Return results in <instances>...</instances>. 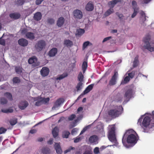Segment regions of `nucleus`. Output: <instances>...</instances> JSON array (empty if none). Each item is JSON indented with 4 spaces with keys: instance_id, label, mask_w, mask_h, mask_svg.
<instances>
[{
    "instance_id": "obj_5",
    "label": "nucleus",
    "mask_w": 154,
    "mask_h": 154,
    "mask_svg": "<svg viewBox=\"0 0 154 154\" xmlns=\"http://www.w3.org/2000/svg\"><path fill=\"white\" fill-rule=\"evenodd\" d=\"M123 110L122 107L119 106L118 107L117 106L115 109H112L109 111L108 114L110 116L113 117H118L121 114Z\"/></svg>"
},
{
    "instance_id": "obj_11",
    "label": "nucleus",
    "mask_w": 154,
    "mask_h": 154,
    "mask_svg": "<svg viewBox=\"0 0 154 154\" xmlns=\"http://www.w3.org/2000/svg\"><path fill=\"white\" fill-rule=\"evenodd\" d=\"M64 101V100L63 98H60L58 99L55 102L54 106L52 108L53 110H54L63 104Z\"/></svg>"
},
{
    "instance_id": "obj_60",
    "label": "nucleus",
    "mask_w": 154,
    "mask_h": 154,
    "mask_svg": "<svg viewBox=\"0 0 154 154\" xmlns=\"http://www.w3.org/2000/svg\"><path fill=\"white\" fill-rule=\"evenodd\" d=\"M75 117V115L74 114H72L68 118V119L69 120H72Z\"/></svg>"
},
{
    "instance_id": "obj_27",
    "label": "nucleus",
    "mask_w": 154,
    "mask_h": 154,
    "mask_svg": "<svg viewBox=\"0 0 154 154\" xmlns=\"http://www.w3.org/2000/svg\"><path fill=\"white\" fill-rule=\"evenodd\" d=\"M20 15L17 13H14L11 14L10 15V17L13 19H18L20 17Z\"/></svg>"
},
{
    "instance_id": "obj_47",
    "label": "nucleus",
    "mask_w": 154,
    "mask_h": 154,
    "mask_svg": "<svg viewBox=\"0 0 154 154\" xmlns=\"http://www.w3.org/2000/svg\"><path fill=\"white\" fill-rule=\"evenodd\" d=\"M78 131V129L77 128H75L73 129L72 131L71 134L72 135H75L76 133Z\"/></svg>"
},
{
    "instance_id": "obj_6",
    "label": "nucleus",
    "mask_w": 154,
    "mask_h": 154,
    "mask_svg": "<svg viewBox=\"0 0 154 154\" xmlns=\"http://www.w3.org/2000/svg\"><path fill=\"white\" fill-rule=\"evenodd\" d=\"M46 45V42L44 40H40L38 41L35 44V48L37 51H40L45 48Z\"/></svg>"
},
{
    "instance_id": "obj_44",
    "label": "nucleus",
    "mask_w": 154,
    "mask_h": 154,
    "mask_svg": "<svg viewBox=\"0 0 154 154\" xmlns=\"http://www.w3.org/2000/svg\"><path fill=\"white\" fill-rule=\"evenodd\" d=\"M41 99L42 103H46L49 100V98H43L41 97Z\"/></svg>"
},
{
    "instance_id": "obj_23",
    "label": "nucleus",
    "mask_w": 154,
    "mask_h": 154,
    "mask_svg": "<svg viewBox=\"0 0 154 154\" xmlns=\"http://www.w3.org/2000/svg\"><path fill=\"white\" fill-rule=\"evenodd\" d=\"M33 100L34 101H37L35 103V105L36 106H38L41 105L42 104V100L40 97H38L33 98Z\"/></svg>"
},
{
    "instance_id": "obj_31",
    "label": "nucleus",
    "mask_w": 154,
    "mask_h": 154,
    "mask_svg": "<svg viewBox=\"0 0 154 154\" xmlns=\"http://www.w3.org/2000/svg\"><path fill=\"white\" fill-rule=\"evenodd\" d=\"M114 12V10L112 8H111L107 10L105 13V15L106 16H108L110 14Z\"/></svg>"
},
{
    "instance_id": "obj_25",
    "label": "nucleus",
    "mask_w": 154,
    "mask_h": 154,
    "mask_svg": "<svg viewBox=\"0 0 154 154\" xmlns=\"http://www.w3.org/2000/svg\"><path fill=\"white\" fill-rule=\"evenodd\" d=\"M64 22V18L62 17H61L58 19L57 22V25L58 26L60 27L63 25Z\"/></svg>"
},
{
    "instance_id": "obj_36",
    "label": "nucleus",
    "mask_w": 154,
    "mask_h": 154,
    "mask_svg": "<svg viewBox=\"0 0 154 154\" xmlns=\"http://www.w3.org/2000/svg\"><path fill=\"white\" fill-rule=\"evenodd\" d=\"M87 67V63L86 61H84L83 63L82 69L83 72L84 73Z\"/></svg>"
},
{
    "instance_id": "obj_34",
    "label": "nucleus",
    "mask_w": 154,
    "mask_h": 154,
    "mask_svg": "<svg viewBox=\"0 0 154 154\" xmlns=\"http://www.w3.org/2000/svg\"><path fill=\"white\" fill-rule=\"evenodd\" d=\"M5 96L8 100H11L12 99V97L11 94L9 93H6L5 94Z\"/></svg>"
},
{
    "instance_id": "obj_48",
    "label": "nucleus",
    "mask_w": 154,
    "mask_h": 154,
    "mask_svg": "<svg viewBox=\"0 0 154 154\" xmlns=\"http://www.w3.org/2000/svg\"><path fill=\"white\" fill-rule=\"evenodd\" d=\"M13 82L14 83H17L20 82V80L18 77H16L13 79Z\"/></svg>"
},
{
    "instance_id": "obj_14",
    "label": "nucleus",
    "mask_w": 154,
    "mask_h": 154,
    "mask_svg": "<svg viewBox=\"0 0 154 154\" xmlns=\"http://www.w3.org/2000/svg\"><path fill=\"white\" fill-rule=\"evenodd\" d=\"M49 69L46 67H43L40 71L41 74L43 77L47 76L49 74Z\"/></svg>"
},
{
    "instance_id": "obj_17",
    "label": "nucleus",
    "mask_w": 154,
    "mask_h": 154,
    "mask_svg": "<svg viewBox=\"0 0 154 154\" xmlns=\"http://www.w3.org/2000/svg\"><path fill=\"white\" fill-rule=\"evenodd\" d=\"M89 141L91 143L96 144L98 143V138L96 135H93L90 137Z\"/></svg>"
},
{
    "instance_id": "obj_42",
    "label": "nucleus",
    "mask_w": 154,
    "mask_h": 154,
    "mask_svg": "<svg viewBox=\"0 0 154 154\" xmlns=\"http://www.w3.org/2000/svg\"><path fill=\"white\" fill-rule=\"evenodd\" d=\"M130 80V78L128 76H126L123 81H122V84H125L127 83Z\"/></svg>"
},
{
    "instance_id": "obj_2",
    "label": "nucleus",
    "mask_w": 154,
    "mask_h": 154,
    "mask_svg": "<svg viewBox=\"0 0 154 154\" xmlns=\"http://www.w3.org/2000/svg\"><path fill=\"white\" fill-rule=\"evenodd\" d=\"M151 116L150 114L148 116L145 117L144 115L141 116L138 120L137 124L140 125L142 127L146 128L147 130H153L154 129V115L152 116V119L151 120L150 119ZM148 131H145L146 132Z\"/></svg>"
},
{
    "instance_id": "obj_41",
    "label": "nucleus",
    "mask_w": 154,
    "mask_h": 154,
    "mask_svg": "<svg viewBox=\"0 0 154 154\" xmlns=\"http://www.w3.org/2000/svg\"><path fill=\"white\" fill-rule=\"evenodd\" d=\"M139 9H134V12L131 16L132 18H134L137 15Z\"/></svg>"
},
{
    "instance_id": "obj_51",
    "label": "nucleus",
    "mask_w": 154,
    "mask_h": 154,
    "mask_svg": "<svg viewBox=\"0 0 154 154\" xmlns=\"http://www.w3.org/2000/svg\"><path fill=\"white\" fill-rule=\"evenodd\" d=\"M47 21L48 23L50 24H53L54 23L55 20L52 18H49Z\"/></svg>"
},
{
    "instance_id": "obj_18",
    "label": "nucleus",
    "mask_w": 154,
    "mask_h": 154,
    "mask_svg": "<svg viewBox=\"0 0 154 154\" xmlns=\"http://www.w3.org/2000/svg\"><path fill=\"white\" fill-rule=\"evenodd\" d=\"M19 44L21 46H26L28 44V41L24 38H21L18 41Z\"/></svg>"
},
{
    "instance_id": "obj_61",
    "label": "nucleus",
    "mask_w": 154,
    "mask_h": 154,
    "mask_svg": "<svg viewBox=\"0 0 154 154\" xmlns=\"http://www.w3.org/2000/svg\"><path fill=\"white\" fill-rule=\"evenodd\" d=\"M111 38V36L105 38L103 39V40L102 41V42H103V43L104 42H105L109 40Z\"/></svg>"
},
{
    "instance_id": "obj_38",
    "label": "nucleus",
    "mask_w": 154,
    "mask_h": 154,
    "mask_svg": "<svg viewBox=\"0 0 154 154\" xmlns=\"http://www.w3.org/2000/svg\"><path fill=\"white\" fill-rule=\"evenodd\" d=\"M17 123V119L13 118L10 120V123L11 125H15Z\"/></svg>"
},
{
    "instance_id": "obj_13",
    "label": "nucleus",
    "mask_w": 154,
    "mask_h": 154,
    "mask_svg": "<svg viewBox=\"0 0 154 154\" xmlns=\"http://www.w3.org/2000/svg\"><path fill=\"white\" fill-rule=\"evenodd\" d=\"M29 105L28 102L24 100L20 102L18 105L19 107L21 110L25 109Z\"/></svg>"
},
{
    "instance_id": "obj_9",
    "label": "nucleus",
    "mask_w": 154,
    "mask_h": 154,
    "mask_svg": "<svg viewBox=\"0 0 154 154\" xmlns=\"http://www.w3.org/2000/svg\"><path fill=\"white\" fill-rule=\"evenodd\" d=\"M139 14L140 16L139 18V22L141 24H142L146 20V18L148 17L146 16V14L142 11H140Z\"/></svg>"
},
{
    "instance_id": "obj_1",
    "label": "nucleus",
    "mask_w": 154,
    "mask_h": 154,
    "mask_svg": "<svg viewBox=\"0 0 154 154\" xmlns=\"http://www.w3.org/2000/svg\"><path fill=\"white\" fill-rule=\"evenodd\" d=\"M138 139L137 135L136 132L132 129L128 130L126 131L122 139V143L124 146L127 148L131 146L128 143L135 144Z\"/></svg>"
},
{
    "instance_id": "obj_19",
    "label": "nucleus",
    "mask_w": 154,
    "mask_h": 154,
    "mask_svg": "<svg viewBox=\"0 0 154 154\" xmlns=\"http://www.w3.org/2000/svg\"><path fill=\"white\" fill-rule=\"evenodd\" d=\"M57 52V50L56 48H53L51 49L49 52L48 55L51 57L55 56Z\"/></svg>"
},
{
    "instance_id": "obj_53",
    "label": "nucleus",
    "mask_w": 154,
    "mask_h": 154,
    "mask_svg": "<svg viewBox=\"0 0 154 154\" xmlns=\"http://www.w3.org/2000/svg\"><path fill=\"white\" fill-rule=\"evenodd\" d=\"M24 2V0H17L16 3L19 5H22L23 4Z\"/></svg>"
},
{
    "instance_id": "obj_40",
    "label": "nucleus",
    "mask_w": 154,
    "mask_h": 154,
    "mask_svg": "<svg viewBox=\"0 0 154 154\" xmlns=\"http://www.w3.org/2000/svg\"><path fill=\"white\" fill-rule=\"evenodd\" d=\"M69 134L70 133L69 131H64L63 133V137L64 138H68Z\"/></svg>"
},
{
    "instance_id": "obj_62",
    "label": "nucleus",
    "mask_w": 154,
    "mask_h": 154,
    "mask_svg": "<svg viewBox=\"0 0 154 154\" xmlns=\"http://www.w3.org/2000/svg\"><path fill=\"white\" fill-rule=\"evenodd\" d=\"M0 44L3 45H4L5 44V40L2 39V38H0Z\"/></svg>"
},
{
    "instance_id": "obj_49",
    "label": "nucleus",
    "mask_w": 154,
    "mask_h": 154,
    "mask_svg": "<svg viewBox=\"0 0 154 154\" xmlns=\"http://www.w3.org/2000/svg\"><path fill=\"white\" fill-rule=\"evenodd\" d=\"M89 42L88 41H87L85 42L83 45V49L84 50L88 46V45Z\"/></svg>"
},
{
    "instance_id": "obj_3",
    "label": "nucleus",
    "mask_w": 154,
    "mask_h": 154,
    "mask_svg": "<svg viewBox=\"0 0 154 154\" xmlns=\"http://www.w3.org/2000/svg\"><path fill=\"white\" fill-rule=\"evenodd\" d=\"M108 138L109 140L114 143V145L116 146L119 147L118 143L117 142L115 134V128L114 125H109L108 127Z\"/></svg>"
},
{
    "instance_id": "obj_63",
    "label": "nucleus",
    "mask_w": 154,
    "mask_h": 154,
    "mask_svg": "<svg viewBox=\"0 0 154 154\" xmlns=\"http://www.w3.org/2000/svg\"><path fill=\"white\" fill-rule=\"evenodd\" d=\"M43 0H36L35 1V4L37 5H40Z\"/></svg>"
},
{
    "instance_id": "obj_26",
    "label": "nucleus",
    "mask_w": 154,
    "mask_h": 154,
    "mask_svg": "<svg viewBox=\"0 0 154 154\" xmlns=\"http://www.w3.org/2000/svg\"><path fill=\"white\" fill-rule=\"evenodd\" d=\"M59 129L57 127H55L52 131L53 136L54 138L56 137L58 135Z\"/></svg>"
},
{
    "instance_id": "obj_22",
    "label": "nucleus",
    "mask_w": 154,
    "mask_h": 154,
    "mask_svg": "<svg viewBox=\"0 0 154 154\" xmlns=\"http://www.w3.org/2000/svg\"><path fill=\"white\" fill-rule=\"evenodd\" d=\"M94 86V84H91L88 85L85 89V91H83V94H85L88 92H89L91 90H92L93 86Z\"/></svg>"
},
{
    "instance_id": "obj_35",
    "label": "nucleus",
    "mask_w": 154,
    "mask_h": 154,
    "mask_svg": "<svg viewBox=\"0 0 154 154\" xmlns=\"http://www.w3.org/2000/svg\"><path fill=\"white\" fill-rule=\"evenodd\" d=\"M75 149L74 147H69L65 151L64 153H66L68 152H70L71 151L73 152L75 151Z\"/></svg>"
},
{
    "instance_id": "obj_24",
    "label": "nucleus",
    "mask_w": 154,
    "mask_h": 154,
    "mask_svg": "<svg viewBox=\"0 0 154 154\" xmlns=\"http://www.w3.org/2000/svg\"><path fill=\"white\" fill-rule=\"evenodd\" d=\"M42 17V15L40 12H37L35 13L34 16V19L37 20L39 21L41 20Z\"/></svg>"
},
{
    "instance_id": "obj_4",
    "label": "nucleus",
    "mask_w": 154,
    "mask_h": 154,
    "mask_svg": "<svg viewBox=\"0 0 154 154\" xmlns=\"http://www.w3.org/2000/svg\"><path fill=\"white\" fill-rule=\"evenodd\" d=\"M150 40L149 35L147 36L144 38L143 43L141 45L143 49H147L151 52L154 51V43L150 42Z\"/></svg>"
},
{
    "instance_id": "obj_56",
    "label": "nucleus",
    "mask_w": 154,
    "mask_h": 154,
    "mask_svg": "<svg viewBox=\"0 0 154 154\" xmlns=\"http://www.w3.org/2000/svg\"><path fill=\"white\" fill-rule=\"evenodd\" d=\"M135 74V72H131L130 73H129L128 74V77L129 78H130L131 79H132L133 78Z\"/></svg>"
},
{
    "instance_id": "obj_15",
    "label": "nucleus",
    "mask_w": 154,
    "mask_h": 154,
    "mask_svg": "<svg viewBox=\"0 0 154 154\" xmlns=\"http://www.w3.org/2000/svg\"><path fill=\"white\" fill-rule=\"evenodd\" d=\"M28 62L29 64H33L35 66H38L39 63L37 62V59L35 57H33L30 58L28 60Z\"/></svg>"
},
{
    "instance_id": "obj_21",
    "label": "nucleus",
    "mask_w": 154,
    "mask_h": 154,
    "mask_svg": "<svg viewBox=\"0 0 154 154\" xmlns=\"http://www.w3.org/2000/svg\"><path fill=\"white\" fill-rule=\"evenodd\" d=\"M64 44L67 47H70L73 45V43L71 41L65 39L64 40Z\"/></svg>"
},
{
    "instance_id": "obj_39",
    "label": "nucleus",
    "mask_w": 154,
    "mask_h": 154,
    "mask_svg": "<svg viewBox=\"0 0 154 154\" xmlns=\"http://www.w3.org/2000/svg\"><path fill=\"white\" fill-rule=\"evenodd\" d=\"M16 72L19 74H20L22 72L23 69L20 67H16L15 68Z\"/></svg>"
},
{
    "instance_id": "obj_57",
    "label": "nucleus",
    "mask_w": 154,
    "mask_h": 154,
    "mask_svg": "<svg viewBox=\"0 0 154 154\" xmlns=\"http://www.w3.org/2000/svg\"><path fill=\"white\" fill-rule=\"evenodd\" d=\"M116 14L121 19H122L123 17V15L122 14L119 13V12H116Z\"/></svg>"
},
{
    "instance_id": "obj_7",
    "label": "nucleus",
    "mask_w": 154,
    "mask_h": 154,
    "mask_svg": "<svg viewBox=\"0 0 154 154\" xmlns=\"http://www.w3.org/2000/svg\"><path fill=\"white\" fill-rule=\"evenodd\" d=\"M134 92L131 89H129L125 92V97L128 101L129 99L134 97Z\"/></svg>"
},
{
    "instance_id": "obj_58",
    "label": "nucleus",
    "mask_w": 154,
    "mask_h": 154,
    "mask_svg": "<svg viewBox=\"0 0 154 154\" xmlns=\"http://www.w3.org/2000/svg\"><path fill=\"white\" fill-rule=\"evenodd\" d=\"M90 126V125H89L88 126H86V127H85V128H83V129L82 130V131H81L80 134L81 135V134H83V133L84 132H85L87 130V129Z\"/></svg>"
},
{
    "instance_id": "obj_32",
    "label": "nucleus",
    "mask_w": 154,
    "mask_h": 154,
    "mask_svg": "<svg viewBox=\"0 0 154 154\" xmlns=\"http://www.w3.org/2000/svg\"><path fill=\"white\" fill-rule=\"evenodd\" d=\"M78 78L79 82H83L84 76L81 72H79L78 76Z\"/></svg>"
},
{
    "instance_id": "obj_55",
    "label": "nucleus",
    "mask_w": 154,
    "mask_h": 154,
    "mask_svg": "<svg viewBox=\"0 0 154 154\" xmlns=\"http://www.w3.org/2000/svg\"><path fill=\"white\" fill-rule=\"evenodd\" d=\"M7 131L6 129L3 128H0V134L4 133Z\"/></svg>"
},
{
    "instance_id": "obj_64",
    "label": "nucleus",
    "mask_w": 154,
    "mask_h": 154,
    "mask_svg": "<svg viewBox=\"0 0 154 154\" xmlns=\"http://www.w3.org/2000/svg\"><path fill=\"white\" fill-rule=\"evenodd\" d=\"M83 154H92V153L91 150H87L85 151Z\"/></svg>"
},
{
    "instance_id": "obj_12",
    "label": "nucleus",
    "mask_w": 154,
    "mask_h": 154,
    "mask_svg": "<svg viewBox=\"0 0 154 154\" xmlns=\"http://www.w3.org/2000/svg\"><path fill=\"white\" fill-rule=\"evenodd\" d=\"M74 17L75 18L80 19L82 17V13L81 11L79 10H75L73 12Z\"/></svg>"
},
{
    "instance_id": "obj_16",
    "label": "nucleus",
    "mask_w": 154,
    "mask_h": 154,
    "mask_svg": "<svg viewBox=\"0 0 154 154\" xmlns=\"http://www.w3.org/2000/svg\"><path fill=\"white\" fill-rule=\"evenodd\" d=\"M94 8V4L91 1L89 2L85 6V9L88 11H92Z\"/></svg>"
},
{
    "instance_id": "obj_54",
    "label": "nucleus",
    "mask_w": 154,
    "mask_h": 154,
    "mask_svg": "<svg viewBox=\"0 0 154 154\" xmlns=\"http://www.w3.org/2000/svg\"><path fill=\"white\" fill-rule=\"evenodd\" d=\"M0 102L2 104H5L7 102V100L4 98H2L1 99Z\"/></svg>"
},
{
    "instance_id": "obj_28",
    "label": "nucleus",
    "mask_w": 154,
    "mask_h": 154,
    "mask_svg": "<svg viewBox=\"0 0 154 154\" xmlns=\"http://www.w3.org/2000/svg\"><path fill=\"white\" fill-rule=\"evenodd\" d=\"M85 32V30L83 29H78L76 30V35H83Z\"/></svg>"
},
{
    "instance_id": "obj_30",
    "label": "nucleus",
    "mask_w": 154,
    "mask_h": 154,
    "mask_svg": "<svg viewBox=\"0 0 154 154\" xmlns=\"http://www.w3.org/2000/svg\"><path fill=\"white\" fill-rule=\"evenodd\" d=\"M83 83L81 82H79L77 84L76 88L78 91H80L83 88Z\"/></svg>"
},
{
    "instance_id": "obj_59",
    "label": "nucleus",
    "mask_w": 154,
    "mask_h": 154,
    "mask_svg": "<svg viewBox=\"0 0 154 154\" xmlns=\"http://www.w3.org/2000/svg\"><path fill=\"white\" fill-rule=\"evenodd\" d=\"M82 139V138L80 137H78L77 138L74 139V142L75 143H77L79 142Z\"/></svg>"
},
{
    "instance_id": "obj_29",
    "label": "nucleus",
    "mask_w": 154,
    "mask_h": 154,
    "mask_svg": "<svg viewBox=\"0 0 154 154\" xmlns=\"http://www.w3.org/2000/svg\"><path fill=\"white\" fill-rule=\"evenodd\" d=\"M13 110L11 108L8 109H1V112L4 113H12Z\"/></svg>"
},
{
    "instance_id": "obj_46",
    "label": "nucleus",
    "mask_w": 154,
    "mask_h": 154,
    "mask_svg": "<svg viewBox=\"0 0 154 154\" xmlns=\"http://www.w3.org/2000/svg\"><path fill=\"white\" fill-rule=\"evenodd\" d=\"M42 152L43 153L47 154L49 152V149L48 148H44L42 149Z\"/></svg>"
},
{
    "instance_id": "obj_37",
    "label": "nucleus",
    "mask_w": 154,
    "mask_h": 154,
    "mask_svg": "<svg viewBox=\"0 0 154 154\" xmlns=\"http://www.w3.org/2000/svg\"><path fill=\"white\" fill-rule=\"evenodd\" d=\"M118 2V1L116 0H113L112 1L110 2L109 4L112 8Z\"/></svg>"
},
{
    "instance_id": "obj_52",
    "label": "nucleus",
    "mask_w": 154,
    "mask_h": 154,
    "mask_svg": "<svg viewBox=\"0 0 154 154\" xmlns=\"http://www.w3.org/2000/svg\"><path fill=\"white\" fill-rule=\"evenodd\" d=\"M94 152L95 154H98L99 153V149L98 147H96L94 149Z\"/></svg>"
},
{
    "instance_id": "obj_43",
    "label": "nucleus",
    "mask_w": 154,
    "mask_h": 154,
    "mask_svg": "<svg viewBox=\"0 0 154 154\" xmlns=\"http://www.w3.org/2000/svg\"><path fill=\"white\" fill-rule=\"evenodd\" d=\"M132 5L133 9H139V8L137 6V3L135 1H133L132 2Z\"/></svg>"
},
{
    "instance_id": "obj_45",
    "label": "nucleus",
    "mask_w": 154,
    "mask_h": 154,
    "mask_svg": "<svg viewBox=\"0 0 154 154\" xmlns=\"http://www.w3.org/2000/svg\"><path fill=\"white\" fill-rule=\"evenodd\" d=\"M138 64V60L137 57H136L133 62V66L134 67H136Z\"/></svg>"
},
{
    "instance_id": "obj_8",
    "label": "nucleus",
    "mask_w": 154,
    "mask_h": 154,
    "mask_svg": "<svg viewBox=\"0 0 154 154\" xmlns=\"http://www.w3.org/2000/svg\"><path fill=\"white\" fill-rule=\"evenodd\" d=\"M26 32L27 31L26 29H24L21 30L22 33L23 34H25L26 38L30 40H32L35 37L33 33L31 32Z\"/></svg>"
},
{
    "instance_id": "obj_50",
    "label": "nucleus",
    "mask_w": 154,
    "mask_h": 154,
    "mask_svg": "<svg viewBox=\"0 0 154 154\" xmlns=\"http://www.w3.org/2000/svg\"><path fill=\"white\" fill-rule=\"evenodd\" d=\"M100 128V130L101 131H103V127L102 124L101 123H100L99 125H98L97 126V128L98 129H99V128ZM103 133H104V132H103Z\"/></svg>"
},
{
    "instance_id": "obj_33",
    "label": "nucleus",
    "mask_w": 154,
    "mask_h": 154,
    "mask_svg": "<svg viewBox=\"0 0 154 154\" xmlns=\"http://www.w3.org/2000/svg\"><path fill=\"white\" fill-rule=\"evenodd\" d=\"M67 76V74L66 73H64L62 75L58 76L56 78L57 80H61Z\"/></svg>"
},
{
    "instance_id": "obj_10",
    "label": "nucleus",
    "mask_w": 154,
    "mask_h": 154,
    "mask_svg": "<svg viewBox=\"0 0 154 154\" xmlns=\"http://www.w3.org/2000/svg\"><path fill=\"white\" fill-rule=\"evenodd\" d=\"M117 72H115L114 75L110 80L109 85L110 86H112L116 84V80L118 77Z\"/></svg>"
},
{
    "instance_id": "obj_20",
    "label": "nucleus",
    "mask_w": 154,
    "mask_h": 154,
    "mask_svg": "<svg viewBox=\"0 0 154 154\" xmlns=\"http://www.w3.org/2000/svg\"><path fill=\"white\" fill-rule=\"evenodd\" d=\"M54 148L57 153L58 154H61L62 151L59 143H55L54 145Z\"/></svg>"
}]
</instances>
